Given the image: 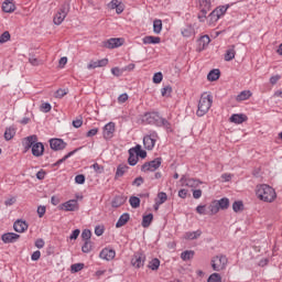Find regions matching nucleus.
Masks as SVG:
<instances>
[{"instance_id": "nucleus-1", "label": "nucleus", "mask_w": 282, "mask_h": 282, "mask_svg": "<svg viewBox=\"0 0 282 282\" xmlns=\"http://www.w3.org/2000/svg\"><path fill=\"white\" fill-rule=\"evenodd\" d=\"M256 195L258 199L267 202V204H272L276 199V192L268 184L257 186Z\"/></svg>"}, {"instance_id": "nucleus-2", "label": "nucleus", "mask_w": 282, "mask_h": 282, "mask_svg": "<svg viewBox=\"0 0 282 282\" xmlns=\"http://www.w3.org/2000/svg\"><path fill=\"white\" fill-rule=\"evenodd\" d=\"M212 107H213V95L208 93L202 94L198 100V108L196 111V116H198V118L206 116V113L210 111Z\"/></svg>"}, {"instance_id": "nucleus-3", "label": "nucleus", "mask_w": 282, "mask_h": 282, "mask_svg": "<svg viewBox=\"0 0 282 282\" xmlns=\"http://www.w3.org/2000/svg\"><path fill=\"white\" fill-rule=\"evenodd\" d=\"M198 3V20L200 21V23H204V21H206L207 19V14L208 12H210V10H213V2L210 0H196Z\"/></svg>"}, {"instance_id": "nucleus-4", "label": "nucleus", "mask_w": 282, "mask_h": 282, "mask_svg": "<svg viewBox=\"0 0 282 282\" xmlns=\"http://www.w3.org/2000/svg\"><path fill=\"white\" fill-rule=\"evenodd\" d=\"M69 10H70V6L69 2H64L58 12L55 14L54 19H53V23L55 25H61V23H63L65 21V19L67 18V14H69Z\"/></svg>"}, {"instance_id": "nucleus-5", "label": "nucleus", "mask_w": 282, "mask_h": 282, "mask_svg": "<svg viewBox=\"0 0 282 282\" xmlns=\"http://www.w3.org/2000/svg\"><path fill=\"white\" fill-rule=\"evenodd\" d=\"M226 265H228V258L224 254L216 256L212 259V268L215 272L226 270Z\"/></svg>"}, {"instance_id": "nucleus-6", "label": "nucleus", "mask_w": 282, "mask_h": 282, "mask_svg": "<svg viewBox=\"0 0 282 282\" xmlns=\"http://www.w3.org/2000/svg\"><path fill=\"white\" fill-rule=\"evenodd\" d=\"M158 138H160L158 135V132L150 131V133L143 138L144 149H147V151H153V149L155 148V142H158Z\"/></svg>"}, {"instance_id": "nucleus-7", "label": "nucleus", "mask_w": 282, "mask_h": 282, "mask_svg": "<svg viewBox=\"0 0 282 282\" xmlns=\"http://www.w3.org/2000/svg\"><path fill=\"white\" fill-rule=\"evenodd\" d=\"M162 116H160V112H145L142 116V122L145 124H153L154 127H158L160 124Z\"/></svg>"}, {"instance_id": "nucleus-8", "label": "nucleus", "mask_w": 282, "mask_h": 282, "mask_svg": "<svg viewBox=\"0 0 282 282\" xmlns=\"http://www.w3.org/2000/svg\"><path fill=\"white\" fill-rule=\"evenodd\" d=\"M159 166H162V158H156L150 162H145L141 166V171L143 173H149V171L153 173L154 171H158Z\"/></svg>"}, {"instance_id": "nucleus-9", "label": "nucleus", "mask_w": 282, "mask_h": 282, "mask_svg": "<svg viewBox=\"0 0 282 282\" xmlns=\"http://www.w3.org/2000/svg\"><path fill=\"white\" fill-rule=\"evenodd\" d=\"M145 261H147V254L138 251L131 258V265L137 269L144 268Z\"/></svg>"}, {"instance_id": "nucleus-10", "label": "nucleus", "mask_w": 282, "mask_h": 282, "mask_svg": "<svg viewBox=\"0 0 282 282\" xmlns=\"http://www.w3.org/2000/svg\"><path fill=\"white\" fill-rule=\"evenodd\" d=\"M121 45H124L122 37H111L102 42V47H107V50H116V47H121Z\"/></svg>"}, {"instance_id": "nucleus-11", "label": "nucleus", "mask_w": 282, "mask_h": 282, "mask_svg": "<svg viewBox=\"0 0 282 282\" xmlns=\"http://www.w3.org/2000/svg\"><path fill=\"white\" fill-rule=\"evenodd\" d=\"M35 142H39V137H36V134L24 138L22 142V145L24 147V152L28 153V151L33 149Z\"/></svg>"}, {"instance_id": "nucleus-12", "label": "nucleus", "mask_w": 282, "mask_h": 282, "mask_svg": "<svg viewBox=\"0 0 282 282\" xmlns=\"http://www.w3.org/2000/svg\"><path fill=\"white\" fill-rule=\"evenodd\" d=\"M210 45V36H200L196 40V52H204Z\"/></svg>"}, {"instance_id": "nucleus-13", "label": "nucleus", "mask_w": 282, "mask_h": 282, "mask_svg": "<svg viewBox=\"0 0 282 282\" xmlns=\"http://www.w3.org/2000/svg\"><path fill=\"white\" fill-rule=\"evenodd\" d=\"M50 147L52 151H63L67 148V143L63 139H51Z\"/></svg>"}, {"instance_id": "nucleus-14", "label": "nucleus", "mask_w": 282, "mask_h": 282, "mask_svg": "<svg viewBox=\"0 0 282 282\" xmlns=\"http://www.w3.org/2000/svg\"><path fill=\"white\" fill-rule=\"evenodd\" d=\"M113 133H116V123L113 122H108L104 127L102 135L105 140H111L113 138Z\"/></svg>"}, {"instance_id": "nucleus-15", "label": "nucleus", "mask_w": 282, "mask_h": 282, "mask_svg": "<svg viewBox=\"0 0 282 282\" xmlns=\"http://www.w3.org/2000/svg\"><path fill=\"white\" fill-rule=\"evenodd\" d=\"M181 183L183 186H188L189 188H197L199 185L203 184L202 181L196 178H187L186 176L181 177Z\"/></svg>"}, {"instance_id": "nucleus-16", "label": "nucleus", "mask_w": 282, "mask_h": 282, "mask_svg": "<svg viewBox=\"0 0 282 282\" xmlns=\"http://www.w3.org/2000/svg\"><path fill=\"white\" fill-rule=\"evenodd\" d=\"M99 257L105 261H113V259H116V250L105 248L100 251Z\"/></svg>"}, {"instance_id": "nucleus-17", "label": "nucleus", "mask_w": 282, "mask_h": 282, "mask_svg": "<svg viewBox=\"0 0 282 282\" xmlns=\"http://www.w3.org/2000/svg\"><path fill=\"white\" fill-rule=\"evenodd\" d=\"M31 151L34 158H41L45 153V145L42 142L35 141Z\"/></svg>"}, {"instance_id": "nucleus-18", "label": "nucleus", "mask_w": 282, "mask_h": 282, "mask_svg": "<svg viewBox=\"0 0 282 282\" xmlns=\"http://www.w3.org/2000/svg\"><path fill=\"white\" fill-rule=\"evenodd\" d=\"M20 238L21 236L15 232H7L1 236L3 243H15V241Z\"/></svg>"}, {"instance_id": "nucleus-19", "label": "nucleus", "mask_w": 282, "mask_h": 282, "mask_svg": "<svg viewBox=\"0 0 282 282\" xmlns=\"http://www.w3.org/2000/svg\"><path fill=\"white\" fill-rule=\"evenodd\" d=\"M28 228H29V225L26 224V221L22 219H18L13 224V230H15V232H25Z\"/></svg>"}, {"instance_id": "nucleus-20", "label": "nucleus", "mask_w": 282, "mask_h": 282, "mask_svg": "<svg viewBox=\"0 0 282 282\" xmlns=\"http://www.w3.org/2000/svg\"><path fill=\"white\" fill-rule=\"evenodd\" d=\"M62 206L64 210L74 213V210H78V200L70 199L64 203Z\"/></svg>"}, {"instance_id": "nucleus-21", "label": "nucleus", "mask_w": 282, "mask_h": 282, "mask_svg": "<svg viewBox=\"0 0 282 282\" xmlns=\"http://www.w3.org/2000/svg\"><path fill=\"white\" fill-rule=\"evenodd\" d=\"M2 10L7 12L8 14H11V12H14L17 10V6L14 4V0H4L2 2Z\"/></svg>"}, {"instance_id": "nucleus-22", "label": "nucleus", "mask_w": 282, "mask_h": 282, "mask_svg": "<svg viewBox=\"0 0 282 282\" xmlns=\"http://www.w3.org/2000/svg\"><path fill=\"white\" fill-rule=\"evenodd\" d=\"M230 122H234L235 124H243V122H246V120H248V116L243 115V113H236L232 115L230 117Z\"/></svg>"}, {"instance_id": "nucleus-23", "label": "nucleus", "mask_w": 282, "mask_h": 282, "mask_svg": "<svg viewBox=\"0 0 282 282\" xmlns=\"http://www.w3.org/2000/svg\"><path fill=\"white\" fill-rule=\"evenodd\" d=\"M131 219L129 213L122 214L118 221L116 223V228H122V226H127L128 221Z\"/></svg>"}, {"instance_id": "nucleus-24", "label": "nucleus", "mask_w": 282, "mask_h": 282, "mask_svg": "<svg viewBox=\"0 0 282 282\" xmlns=\"http://www.w3.org/2000/svg\"><path fill=\"white\" fill-rule=\"evenodd\" d=\"M250 98H252V91L242 90L237 95L236 100L237 102H243V100H250Z\"/></svg>"}, {"instance_id": "nucleus-25", "label": "nucleus", "mask_w": 282, "mask_h": 282, "mask_svg": "<svg viewBox=\"0 0 282 282\" xmlns=\"http://www.w3.org/2000/svg\"><path fill=\"white\" fill-rule=\"evenodd\" d=\"M126 202H127V197L122 195H118L112 199L111 206L112 208H120V206L124 205Z\"/></svg>"}, {"instance_id": "nucleus-26", "label": "nucleus", "mask_w": 282, "mask_h": 282, "mask_svg": "<svg viewBox=\"0 0 282 282\" xmlns=\"http://www.w3.org/2000/svg\"><path fill=\"white\" fill-rule=\"evenodd\" d=\"M127 171H129V165L119 164L117 166V171H116V174H115V180H119V177H122L124 175V173H127Z\"/></svg>"}, {"instance_id": "nucleus-27", "label": "nucleus", "mask_w": 282, "mask_h": 282, "mask_svg": "<svg viewBox=\"0 0 282 282\" xmlns=\"http://www.w3.org/2000/svg\"><path fill=\"white\" fill-rule=\"evenodd\" d=\"M158 127H163V129H165V131H167V133H173V126L164 117H161Z\"/></svg>"}, {"instance_id": "nucleus-28", "label": "nucleus", "mask_w": 282, "mask_h": 282, "mask_svg": "<svg viewBox=\"0 0 282 282\" xmlns=\"http://www.w3.org/2000/svg\"><path fill=\"white\" fill-rule=\"evenodd\" d=\"M219 76H221L219 68L212 69L207 75V80L215 83V80H219Z\"/></svg>"}, {"instance_id": "nucleus-29", "label": "nucleus", "mask_w": 282, "mask_h": 282, "mask_svg": "<svg viewBox=\"0 0 282 282\" xmlns=\"http://www.w3.org/2000/svg\"><path fill=\"white\" fill-rule=\"evenodd\" d=\"M202 237V230L187 231L184 234V239L193 241L194 239H199Z\"/></svg>"}, {"instance_id": "nucleus-30", "label": "nucleus", "mask_w": 282, "mask_h": 282, "mask_svg": "<svg viewBox=\"0 0 282 282\" xmlns=\"http://www.w3.org/2000/svg\"><path fill=\"white\" fill-rule=\"evenodd\" d=\"M142 41L144 45H158V43L162 42L160 37H155V36H145L143 37Z\"/></svg>"}, {"instance_id": "nucleus-31", "label": "nucleus", "mask_w": 282, "mask_h": 282, "mask_svg": "<svg viewBox=\"0 0 282 282\" xmlns=\"http://www.w3.org/2000/svg\"><path fill=\"white\" fill-rule=\"evenodd\" d=\"M131 150L138 158H141V160H144V158H147V152L142 150V145L137 144L134 148H131Z\"/></svg>"}, {"instance_id": "nucleus-32", "label": "nucleus", "mask_w": 282, "mask_h": 282, "mask_svg": "<svg viewBox=\"0 0 282 282\" xmlns=\"http://www.w3.org/2000/svg\"><path fill=\"white\" fill-rule=\"evenodd\" d=\"M14 135H17V130L14 129V127L6 128L4 140H7V142H10V140H12Z\"/></svg>"}, {"instance_id": "nucleus-33", "label": "nucleus", "mask_w": 282, "mask_h": 282, "mask_svg": "<svg viewBox=\"0 0 282 282\" xmlns=\"http://www.w3.org/2000/svg\"><path fill=\"white\" fill-rule=\"evenodd\" d=\"M228 8H230L229 4L219 6L216 9H214V14H217L218 18L221 19V17H224L226 14V12H228Z\"/></svg>"}, {"instance_id": "nucleus-34", "label": "nucleus", "mask_w": 282, "mask_h": 282, "mask_svg": "<svg viewBox=\"0 0 282 282\" xmlns=\"http://www.w3.org/2000/svg\"><path fill=\"white\" fill-rule=\"evenodd\" d=\"M237 52L235 51V45L229 46L225 53V61L230 62L235 58Z\"/></svg>"}, {"instance_id": "nucleus-35", "label": "nucleus", "mask_w": 282, "mask_h": 282, "mask_svg": "<svg viewBox=\"0 0 282 282\" xmlns=\"http://www.w3.org/2000/svg\"><path fill=\"white\" fill-rule=\"evenodd\" d=\"M129 153V158H128V164L130 166H135V164H138V160L139 158L137 156V154L133 153V150L130 148V150L128 151Z\"/></svg>"}, {"instance_id": "nucleus-36", "label": "nucleus", "mask_w": 282, "mask_h": 282, "mask_svg": "<svg viewBox=\"0 0 282 282\" xmlns=\"http://www.w3.org/2000/svg\"><path fill=\"white\" fill-rule=\"evenodd\" d=\"M216 204H218V207L221 210H227V208L230 206V199L227 197L220 198L219 200H216Z\"/></svg>"}, {"instance_id": "nucleus-37", "label": "nucleus", "mask_w": 282, "mask_h": 282, "mask_svg": "<svg viewBox=\"0 0 282 282\" xmlns=\"http://www.w3.org/2000/svg\"><path fill=\"white\" fill-rule=\"evenodd\" d=\"M91 250H94V242H91V240L84 241V245L82 246V251L85 254H89V252H91Z\"/></svg>"}, {"instance_id": "nucleus-38", "label": "nucleus", "mask_w": 282, "mask_h": 282, "mask_svg": "<svg viewBox=\"0 0 282 282\" xmlns=\"http://www.w3.org/2000/svg\"><path fill=\"white\" fill-rule=\"evenodd\" d=\"M152 221H153V214H148V215L143 216L141 226L143 228H149V226H151Z\"/></svg>"}, {"instance_id": "nucleus-39", "label": "nucleus", "mask_w": 282, "mask_h": 282, "mask_svg": "<svg viewBox=\"0 0 282 282\" xmlns=\"http://www.w3.org/2000/svg\"><path fill=\"white\" fill-rule=\"evenodd\" d=\"M77 151H78V149H75V150L68 152L66 155H64L62 159H59L57 162H55L53 166H61V164H63V162L69 160V158H72V155H74V153H76Z\"/></svg>"}, {"instance_id": "nucleus-40", "label": "nucleus", "mask_w": 282, "mask_h": 282, "mask_svg": "<svg viewBox=\"0 0 282 282\" xmlns=\"http://www.w3.org/2000/svg\"><path fill=\"white\" fill-rule=\"evenodd\" d=\"M193 257H195V251H193V250H186L181 253V259L183 261H191V259H193Z\"/></svg>"}, {"instance_id": "nucleus-41", "label": "nucleus", "mask_w": 282, "mask_h": 282, "mask_svg": "<svg viewBox=\"0 0 282 282\" xmlns=\"http://www.w3.org/2000/svg\"><path fill=\"white\" fill-rule=\"evenodd\" d=\"M148 268H149L150 270H153V271L160 270V259L153 258V259L149 262Z\"/></svg>"}, {"instance_id": "nucleus-42", "label": "nucleus", "mask_w": 282, "mask_h": 282, "mask_svg": "<svg viewBox=\"0 0 282 282\" xmlns=\"http://www.w3.org/2000/svg\"><path fill=\"white\" fill-rule=\"evenodd\" d=\"M208 208H209L210 215H217V213H219V210H221L216 200L212 202V204L209 205Z\"/></svg>"}, {"instance_id": "nucleus-43", "label": "nucleus", "mask_w": 282, "mask_h": 282, "mask_svg": "<svg viewBox=\"0 0 282 282\" xmlns=\"http://www.w3.org/2000/svg\"><path fill=\"white\" fill-rule=\"evenodd\" d=\"M158 199L155 202L156 206H162V204H164L166 202V199H169V196L166 195V193L161 192L158 194Z\"/></svg>"}, {"instance_id": "nucleus-44", "label": "nucleus", "mask_w": 282, "mask_h": 282, "mask_svg": "<svg viewBox=\"0 0 282 282\" xmlns=\"http://www.w3.org/2000/svg\"><path fill=\"white\" fill-rule=\"evenodd\" d=\"M232 210H234V213H241V210H243V202H241V200L234 202Z\"/></svg>"}, {"instance_id": "nucleus-45", "label": "nucleus", "mask_w": 282, "mask_h": 282, "mask_svg": "<svg viewBox=\"0 0 282 282\" xmlns=\"http://www.w3.org/2000/svg\"><path fill=\"white\" fill-rule=\"evenodd\" d=\"M85 268V263H74L70 265L72 274H76V272H80Z\"/></svg>"}, {"instance_id": "nucleus-46", "label": "nucleus", "mask_w": 282, "mask_h": 282, "mask_svg": "<svg viewBox=\"0 0 282 282\" xmlns=\"http://www.w3.org/2000/svg\"><path fill=\"white\" fill-rule=\"evenodd\" d=\"M129 203L131 208H140V198L138 196H131Z\"/></svg>"}, {"instance_id": "nucleus-47", "label": "nucleus", "mask_w": 282, "mask_h": 282, "mask_svg": "<svg viewBox=\"0 0 282 282\" xmlns=\"http://www.w3.org/2000/svg\"><path fill=\"white\" fill-rule=\"evenodd\" d=\"M161 94L164 98H169L171 94H173V87L171 86H165L161 89Z\"/></svg>"}, {"instance_id": "nucleus-48", "label": "nucleus", "mask_w": 282, "mask_h": 282, "mask_svg": "<svg viewBox=\"0 0 282 282\" xmlns=\"http://www.w3.org/2000/svg\"><path fill=\"white\" fill-rule=\"evenodd\" d=\"M153 30L155 34H160V32H162V20H154Z\"/></svg>"}, {"instance_id": "nucleus-49", "label": "nucleus", "mask_w": 282, "mask_h": 282, "mask_svg": "<svg viewBox=\"0 0 282 282\" xmlns=\"http://www.w3.org/2000/svg\"><path fill=\"white\" fill-rule=\"evenodd\" d=\"M164 75H162V72L155 73L152 78L154 85H160V83H162Z\"/></svg>"}, {"instance_id": "nucleus-50", "label": "nucleus", "mask_w": 282, "mask_h": 282, "mask_svg": "<svg viewBox=\"0 0 282 282\" xmlns=\"http://www.w3.org/2000/svg\"><path fill=\"white\" fill-rule=\"evenodd\" d=\"M40 111H42L43 113H50L52 111V105L50 102H43L40 106Z\"/></svg>"}, {"instance_id": "nucleus-51", "label": "nucleus", "mask_w": 282, "mask_h": 282, "mask_svg": "<svg viewBox=\"0 0 282 282\" xmlns=\"http://www.w3.org/2000/svg\"><path fill=\"white\" fill-rule=\"evenodd\" d=\"M82 239L83 241H91V230L84 229L82 232Z\"/></svg>"}, {"instance_id": "nucleus-52", "label": "nucleus", "mask_w": 282, "mask_h": 282, "mask_svg": "<svg viewBox=\"0 0 282 282\" xmlns=\"http://www.w3.org/2000/svg\"><path fill=\"white\" fill-rule=\"evenodd\" d=\"M208 19H209V23H217V21H219L220 18L217 13H215V10H213L209 13Z\"/></svg>"}, {"instance_id": "nucleus-53", "label": "nucleus", "mask_w": 282, "mask_h": 282, "mask_svg": "<svg viewBox=\"0 0 282 282\" xmlns=\"http://www.w3.org/2000/svg\"><path fill=\"white\" fill-rule=\"evenodd\" d=\"M207 282H221V275L219 273H213L209 275Z\"/></svg>"}, {"instance_id": "nucleus-54", "label": "nucleus", "mask_w": 282, "mask_h": 282, "mask_svg": "<svg viewBox=\"0 0 282 282\" xmlns=\"http://www.w3.org/2000/svg\"><path fill=\"white\" fill-rule=\"evenodd\" d=\"M196 213L198 215H208V212H206V205H198L196 207Z\"/></svg>"}, {"instance_id": "nucleus-55", "label": "nucleus", "mask_w": 282, "mask_h": 282, "mask_svg": "<svg viewBox=\"0 0 282 282\" xmlns=\"http://www.w3.org/2000/svg\"><path fill=\"white\" fill-rule=\"evenodd\" d=\"M123 72H124V69H120L119 67L111 68L112 76L120 77V76H122Z\"/></svg>"}, {"instance_id": "nucleus-56", "label": "nucleus", "mask_w": 282, "mask_h": 282, "mask_svg": "<svg viewBox=\"0 0 282 282\" xmlns=\"http://www.w3.org/2000/svg\"><path fill=\"white\" fill-rule=\"evenodd\" d=\"M91 167L94 169L95 173H105V167L98 163H94Z\"/></svg>"}, {"instance_id": "nucleus-57", "label": "nucleus", "mask_w": 282, "mask_h": 282, "mask_svg": "<svg viewBox=\"0 0 282 282\" xmlns=\"http://www.w3.org/2000/svg\"><path fill=\"white\" fill-rule=\"evenodd\" d=\"M46 210H47V208L45 206L40 205L37 207V215H39L40 219L44 217Z\"/></svg>"}, {"instance_id": "nucleus-58", "label": "nucleus", "mask_w": 282, "mask_h": 282, "mask_svg": "<svg viewBox=\"0 0 282 282\" xmlns=\"http://www.w3.org/2000/svg\"><path fill=\"white\" fill-rule=\"evenodd\" d=\"M95 235L97 237H102V235H105V227L96 226L95 227Z\"/></svg>"}, {"instance_id": "nucleus-59", "label": "nucleus", "mask_w": 282, "mask_h": 282, "mask_svg": "<svg viewBox=\"0 0 282 282\" xmlns=\"http://www.w3.org/2000/svg\"><path fill=\"white\" fill-rule=\"evenodd\" d=\"M35 248H39V250H41L42 248H45V240H43V238L36 239Z\"/></svg>"}, {"instance_id": "nucleus-60", "label": "nucleus", "mask_w": 282, "mask_h": 282, "mask_svg": "<svg viewBox=\"0 0 282 282\" xmlns=\"http://www.w3.org/2000/svg\"><path fill=\"white\" fill-rule=\"evenodd\" d=\"M29 63H31L33 67H39L41 65V62L39 61V58L34 56L29 57Z\"/></svg>"}, {"instance_id": "nucleus-61", "label": "nucleus", "mask_w": 282, "mask_h": 282, "mask_svg": "<svg viewBox=\"0 0 282 282\" xmlns=\"http://www.w3.org/2000/svg\"><path fill=\"white\" fill-rule=\"evenodd\" d=\"M141 184H144V178L142 176H138L137 178H134V181L132 182V186H140Z\"/></svg>"}, {"instance_id": "nucleus-62", "label": "nucleus", "mask_w": 282, "mask_h": 282, "mask_svg": "<svg viewBox=\"0 0 282 282\" xmlns=\"http://www.w3.org/2000/svg\"><path fill=\"white\" fill-rule=\"evenodd\" d=\"M75 183L76 184H85V175L78 174L77 176H75Z\"/></svg>"}, {"instance_id": "nucleus-63", "label": "nucleus", "mask_w": 282, "mask_h": 282, "mask_svg": "<svg viewBox=\"0 0 282 282\" xmlns=\"http://www.w3.org/2000/svg\"><path fill=\"white\" fill-rule=\"evenodd\" d=\"M281 80V75H274L270 77V84L276 85Z\"/></svg>"}, {"instance_id": "nucleus-64", "label": "nucleus", "mask_w": 282, "mask_h": 282, "mask_svg": "<svg viewBox=\"0 0 282 282\" xmlns=\"http://www.w3.org/2000/svg\"><path fill=\"white\" fill-rule=\"evenodd\" d=\"M79 235H80V229H75V230H73V232L70 234L69 239L76 240V239H78Z\"/></svg>"}]
</instances>
